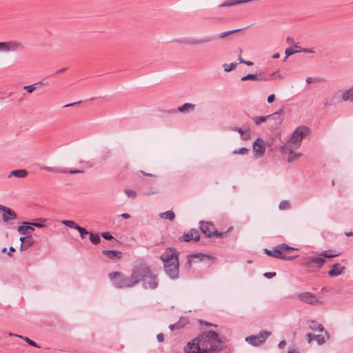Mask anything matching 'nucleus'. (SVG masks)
<instances>
[{
    "label": "nucleus",
    "mask_w": 353,
    "mask_h": 353,
    "mask_svg": "<svg viewBox=\"0 0 353 353\" xmlns=\"http://www.w3.org/2000/svg\"><path fill=\"white\" fill-rule=\"evenodd\" d=\"M225 338H220L214 331L204 332L198 337L188 342L184 347L185 353H219L225 342Z\"/></svg>",
    "instance_id": "nucleus-1"
},
{
    "label": "nucleus",
    "mask_w": 353,
    "mask_h": 353,
    "mask_svg": "<svg viewBox=\"0 0 353 353\" xmlns=\"http://www.w3.org/2000/svg\"><path fill=\"white\" fill-rule=\"evenodd\" d=\"M166 274L171 279H176L179 274V254L176 249L168 248L161 256Z\"/></svg>",
    "instance_id": "nucleus-2"
},
{
    "label": "nucleus",
    "mask_w": 353,
    "mask_h": 353,
    "mask_svg": "<svg viewBox=\"0 0 353 353\" xmlns=\"http://www.w3.org/2000/svg\"><path fill=\"white\" fill-rule=\"evenodd\" d=\"M139 272V270H137V265H135L130 276H127L119 272L110 273L108 276L115 288L119 289L128 288L138 284L139 277H137V276Z\"/></svg>",
    "instance_id": "nucleus-3"
},
{
    "label": "nucleus",
    "mask_w": 353,
    "mask_h": 353,
    "mask_svg": "<svg viewBox=\"0 0 353 353\" xmlns=\"http://www.w3.org/2000/svg\"><path fill=\"white\" fill-rule=\"evenodd\" d=\"M137 270H139L137 277H139L138 283L141 281L143 287L146 290H154L158 287L159 281L157 276L153 274L149 267L145 263L137 264Z\"/></svg>",
    "instance_id": "nucleus-4"
},
{
    "label": "nucleus",
    "mask_w": 353,
    "mask_h": 353,
    "mask_svg": "<svg viewBox=\"0 0 353 353\" xmlns=\"http://www.w3.org/2000/svg\"><path fill=\"white\" fill-rule=\"evenodd\" d=\"M310 129L306 126H299L293 132L290 139L281 147V152L285 153L287 150H295L300 147L303 139L309 133Z\"/></svg>",
    "instance_id": "nucleus-5"
},
{
    "label": "nucleus",
    "mask_w": 353,
    "mask_h": 353,
    "mask_svg": "<svg viewBox=\"0 0 353 353\" xmlns=\"http://www.w3.org/2000/svg\"><path fill=\"white\" fill-rule=\"evenodd\" d=\"M296 250V248L291 247L286 243H281L274 247L272 250L264 249V253L270 256H272L276 259L283 260H292L297 258L299 256H291L290 253Z\"/></svg>",
    "instance_id": "nucleus-6"
},
{
    "label": "nucleus",
    "mask_w": 353,
    "mask_h": 353,
    "mask_svg": "<svg viewBox=\"0 0 353 353\" xmlns=\"http://www.w3.org/2000/svg\"><path fill=\"white\" fill-rule=\"evenodd\" d=\"M241 30H242V28H239V29L222 32L219 35H207V36H205V37H203L201 38H188V39H184L183 41H181V43L187 44V45H190V46H196V45H199V44H202V43H209V42L214 40L217 37L224 38L232 33L241 31Z\"/></svg>",
    "instance_id": "nucleus-7"
},
{
    "label": "nucleus",
    "mask_w": 353,
    "mask_h": 353,
    "mask_svg": "<svg viewBox=\"0 0 353 353\" xmlns=\"http://www.w3.org/2000/svg\"><path fill=\"white\" fill-rule=\"evenodd\" d=\"M325 262V259L319 253L318 255L309 256L304 259L301 265L312 271L313 268H321Z\"/></svg>",
    "instance_id": "nucleus-8"
},
{
    "label": "nucleus",
    "mask_w": 353,
    "mask_h": 353,
    "mask_svg": "<svg viewBox=\"0 0 353 353\" xmlns=\"http://www.w3.org/2000/svg\"><path fill=\"white\" fill-rule=\"evenodd\" d=\"M271 335V332L267 330L261 331L258 335H251L245 338V341L252 346L258 347L265 342Z\"/></svg>",
    "instance_id": "nucleus-9"
},
{
    "label": "nucleus",
    "mask_w": 353,
    "mask_h": 353,
    "mask_svg": "<svg viewBox=\"0 0 353 353\" xmlns=\"http://www.w3.org/2000/svg\"><path fill=\"white\" fill-rule=\"evenodd\" d=\"M24 46L20 41H11L8 42H0V52H8L17 50H23Z\"/></svg>",
    "instance_id": "nucleus-10"
},
{
    "label": "nucleus",
    "mask_w": 353,
    "mask_h": 353,
    "mask_svg": "<svg viewBox=\"0 0 353 353\" xmlns=\"http://www.w3.org/2000/svg\"><path fill=\"white\" fill-rule=\"evenodd\" d=\"M200 240V234L196 229L192 228L188 232H184L182 236L179 237L181 242L196 243Z\"/></svg>",
    "instance_id": "nucleus-11"
},
{
    "label": "nucleus",
    "mask_w": 353,
    "mask_h": 353,
    "mask_svg": "<svg viewBox=\"0 0 353 353\" xmlns=\"http://www.w3.org/2000/svg\"><path fill=\"white\" fill-rule=\"evenodd\" d=\"M283 113V110L280 109L278 111L268 115L269 125L271 128L276 129L278 128L280 124L282 123L283 118L282 114Z\"/></svg>",
    "instance_id": "nucleus-12"
},
{
    "label": "nucleus",
    "mask_w": 353,
    "mask_h": 353,
    "mask_svg": "<svg viewBox=\"0 0 353 353\" xmlns=\"http://www.w3.org/2000/svg\"><path fill=\"white\" fill-rule=\"evenodd\" d=\"M255 158L262 157L265 152V144L263 139L257 138L252 144Z\"/></svg>",
    "instance_id": "nucleus-13"
},
{
    "label": "nucleus",
    "mask_w": 353,
    "mask_h": 353,
    "mask_svg": "<svg viewBox=\"0 0 353 353\" xmlns=\"http://www.w3.org/2000/svg\"><path fill=\"white\" fill-rule=\"evenodd\" d=\"M297 297L302 302L310 304V305H316L319 301L316 299V295L312 292H302L299 293L297 295Z\"/></svg>",
    "instance_id": "nucleus-14"
},
{
    "label": "nucleus",
    "mask_w": 353,
    "mask_h": 353,
    "mask_svg": "<svg viewBox=\"0 0 353 353\" xmlns=\"http://www.w3.org/2000/svg\"><path fill=\"white\" fill-rule=\"evenodd\" d=\"M42 170H44L47 172H52V173H68L70 174H77V173H83V171L81 170H68L67 168H59L56 167H48V166H42L41 168Z\"/></svg>",
    "instance_id": "nucleus-15"
},
{
    "label": "nucleus",
    "mask_w": 353,
    "mask_h": 353,
    "mask_svg": "<svg viewBox=\"0 0 353 353\" xmlns=\"http://www.w3.org/2000/svg\"><path fill=\"white\" fill-rule=\"evenodd\" d=\"M199 225L200 230L207 237L212 236L214 226L212 222L201 221H199Z\"/></svg>",
    "instance_id": "nucleus-16"
},
{
    "label": "nucleus",
    "mask_w": 353,
    "mask_h": 353,
    "mask_svg": "<svg viewBox=\"0 0 353 353\" xmlns=\"http://www.w3.org/2000/svg\"><path fill=\"white\" fill-rule=\"evenodd\" d=\"M0 210L3 212L2 219L4 222H8L10 219H15L17 218V214L14 210L1 204Z\"/></svg>",
    "instance_id": "nucleus-17"
},
{
    "label": "nucleus",
    "mask_w": 353,
    "mask_h": 353,
    "mask_svg": "<svg viewBox=\"0 0 353 353\" xmlns=\"http://www.w3.org/2000/svg\"><path fill=\"white\" fill-rule=\"evenodd\" d=\"M307 323H308L309 328L311 330L315 331V332L319 331L321 332H324L326 336L327 340H328L330 339L329 333L327 332V331H326L325 330L324 327L321 324L319 323L317 321H314V320L308 321Z\"/></svg>",
    "instance_id": "nucleus-18"
},
{
    "label": "nucleus",
    "mask_w": 353,
    "mask_h": 353,
    "mask_svg": "<svg viewBox=\"0 0 353 353\" xmlns=\"http://www.w3.org/2000/svg\"><path fill=\"white\" fill-rule=\"evenodd\" d=\"M232 130L238 132L241 134V139L243 141H248L251 139V132L249 128L243 129L241 128L233 127Z\"/></svg>",
    "instance_id": "nucleus-19"
},
{
    "label": "nucleus",
    "mask_w": 353,
    "mask_h": 353,
    "mask_svg": "<svg viewBox=\"0 0 353 353\" xmlns=\"http://www.w3.org/2000/svg\"><path fill=\"white\" fill-rule=\"evenodd\" d=\"M102 253L106 257L112 260L120 259L123 256L121 252L113 250H104L102 251Z\"/></svg>",
    "instance_id": "nucleus-20"
},
{
    "label": "nucleus",
    "mask_w": 353,
    "mask_h": 353,
    "mask_svg": "<svg viewBox=\"0 0 353 353\" xmlns=\"http://www.w3.org/2000/svg\"><path fill=\"white\" fill-rule=\"evenodd\" d=\"M270 79L265 77V76L262 75L261 74H248L245 76H243L241 77V80L248 81V80H252V81H269Z\"/></svg>",
    "instance_id": "nucleus-21"
},
{
    "label": "nucleus",
    "mask_w": 353,
    "mask_h": 353,
    "mask_svg": "<svg viewBox=\"0 0 353 353\" xmlns=\"http://www.w3.org/2000/svg\"><path fill=\"white\" fill-rule=\"evenodd\" d=\"M344 270V266H341L339 263H334L332 265L331 270L328 272V275L330 276H338L342 274Z\"/></svg>",
    "instance_id": "nucleus-22"
},
{
    "label": "nucleus",
    "mask_w": 353,
    "mask_h": 353,
    "mask_svg": "<svg viewBox=\"0 0 353 353\" xmlns=\"http://www.w3.org/2000/svg\"><path fill=\"white\" fill-rule=\"evenodd\" d=\"M17 231L20 234L23 235H31V234L34 231V228L30 225H24L19 226L17 228Z\"/></svg>",
    "instance_id": "nucleus-23"
},
{
    "label": "nucleus",
    "mask_w": 353,
    "mask_h": 353,
    "mask_svg": "<svg viewBox=\"0 0 353 353\" xmlns=\"http://www.w3.org/2000/svg\"><path fill=\"white\" fill-rule=\"evenodd\" d=\"M196 105L192 103H185L177 108V111L181 113L190 112L194 110Z\"/></svg>",
    "instance_id": "nucleus-24"
},
{
    "label": "nucleus",
    "mask_w": 353,
    "mask_h": 353,
    "mask_svg": "<svg viewBox=\"0 0 353 353\" xmlns=\"http://www.w3.org/2000/svg\"><path fill=\"white\" fill-rule=\"evenodd\" d=\"M341 99L343 101L353 102V86L343 92Z\"/></svg>",
    "instance_id": "nucleus-25"
},
{
    "label": "nucleus",
    "mask_w": 353,
    "mask_h": 353,
    "mask_svg": "<svg viewBox=\"0 0 353 353\" xmlns=\"http://www.w3.org/2000/svg\"><path fill=\"white\" fill-rule=\"evenodd\" d=\"M33 243H34L33 237L32 236V235H28V236H26L25 243H21L20 250L21 251H24V250H27L28 248H30V246H32Z\"/></svg>",
    "instance_id": "nucleus-26"
},
{
    "label": "nucleus",
    "mask_w": 353,
    "mask_h": 353,
    "mask_svg": "<svg viewBox=\"0 0 353 353\" xmlns=\"http://www.w3.org/2000/svg\"><path fill=\"white\" fill-rule=\"evenodd\" d=\"M28 174V172L26 170L21 169V170H15L10 172L9 177L11 176H14L17 178H25Z\"/></svg>",
    "instance_id": "nucleus-27"
},
{
    "label": "nucleus",
    "mask_w": 353,
    "mask_h": 353,
    "mask_svg": "<svg viewBox=\"0 0 353 353\" xmlns=\"http://www.w3.org/2000/svg\"><path fill=\"white\" fill-rule=\"evenodd\" d=\"M319 255L322 256V257L325 259V258L330 259L338 256L340 255V253H334V252L332 250H327L319 252Z\"/></svg>",
    "instance_id": "nucleus-28"
},
{
    "label": "nucleus",
    "mask_w": 353,
    "mask_h": 353,
    "mask_svg": "<svg viewBox=\"0 0 353 353\" xmlns=\"http://www.w3.org/2000/svg\"><path fill=\"white\" fill-rule=\"evenodd\" d=\"M293 150H287V152H289V157H288V159H287V161L288 163H291L295 160H297L299 158H300L301 156H302V154L301 153H294L293 152Z\"/></svg>",
    "instance_id": "nucleus-29"
},
{
    "label": "nucleus",
    "mask_w": 353,
    "mask_h": 353,
    "mask_svg": "<svg viewBox=\"0 0 353 353\" xmlns=\"http://www.w3.org/2000/svg\"><path fill=\"white\" fill-rule=\"evenodd\" d=\"M45 221H46V220L43 219H39L38 221H34V222H26L25 221V222H23V224L30 225L36 227V228H42L45 227V225L43 224V222H45Z\"/></svg>",
    "instance_id": "nucleus-30"
},
{
    "label": "nucleus",
    "mask_w": 353,
    "mask_h": 353,
    "mask_svg": "<svg viewBox=\"0 0 353 353\" xmlns=\"http://www.w3.org/2000/svg\"><path fill=\"white\" fill-rule=\"evenodd\" d=\"M160 217L163 219H168L173 221L175 218V214L172 210H168L165 212L160 213Z\"/></svg>",
    "instance_id": "nucleus-31"
},
{
    "label": "nucleus",
    "mask_w": 353,
    "mask_h": 353,
    "mask_svg": "<svg viewBox=\"0 0 353 353\" xmlns=\"http://www.w3.org/2000/svg\"><path fill=\"white\" fill-rule=\"evenodd\" d=\"M9 335L10 336H14L23 339L30 346L35 347H40L34 341L31 340L28 337H24V336H21V335L14 334H12V333H9Z\"/></svg>",
    "instance_id": "nucleus-32"
},
{
    "label": "nucleus",
    "mask_w": 353,
    "mask_h": 353,
    "mask_svg": "<svg viewBox=\"0 0 353 353\" xmlns=\"http://www.w3.org/2000/svg\"><path fill=\"white\" fill-rule=\"evenodd\" d=\"M61 223L63 225L74 230H77V228L79 226L77 223H76L74 221L72 220H63L62 221Z\"/></svg>",
    "instance_id": "nucleus-33"
},
{
    "label": "nucleus",
    "mask_w": 353,
    "mask_h": 353,
    "mask_svg": "<svg viewBox=\"0 0 353 353\" xmlns=\"http://www.w3.org/2000/svg\"><path fill=\"white\" fill-rule=\"evenodd\" d=\"M252 120L254 121V123L256 125H260L261 123L265 122V121H268V116H265V117H263V116H260V117H254L252 118Z\"/></svg>",
    "instance_id": "nucleus-34"
},
{
    "label": "nucleus",
    "mask_w": 353,
    "mask_h": 353,
    "mask_svg": "<svg viewBox=\"0 0 353 353\" xmlns=\"http://www.w3.org/2000/svg\"><path fill=\"white\" fill-rule=\"evenodd\" d=\"M90 240L94 245H97L101 242V238L99 234H90Z\"/></svg>",
    "instance_id": "nucleus-35"
},
{
    "label": "nucleus",
    "mask_w": 353,
    "mask_h": 353,
    "mask_svg": "<svg viewBox=\"0 0 353 353\" xmlns=\"http://www.w3.org/2000/svg\"><path fill=\"white\" fill-rule=\"evenodd\" d=\"M237 63H231L230 64L224 63L223 65V68L224 69V71L226 72H229L233 70H234L237 66Z\"/></svg>",
    "instance_id": "nucleus-36"
},
{
    "label": "nucleus",
    "mask_w": 353,
    "mask_h": 353,
    "mask_svg": "<svg viewBox=\"0 0 353 353\" xmlns=\"http://www.w3.org/2000/svg\"><path fill=\"white\" fill-rule=\"evenodd\" d=\"M290 208V203L288 200H283L279 205V209L280 210H288Z\"/></svg>",
    "instance_id": "nucleus-37"
},
{
    "label": "nucleus",
    "mask_w": 353,
    "mask_h": 353,
    "mask_svg": "<svg viewBox=\"0 0 353 353\" xmlns=\"http://www.w3.org/2000/svg\"><path fill=\"white\" fill-rule=\"evenodd\" d=\"M77 230L79 232L80 237L82 239H85L88 234H90L86 229L80 225L77 228Z\"/></svg>",
    "instance_id": "nucleus-38"
},
{
    "label": "nucleus",
    "mask_w": 353,
    "mask_h": 353,
    "mask_svg": "<svg viewBox=\"0 0 353 353\" xmlns=\"http://www.w3.org/2000/svg\"><path fill=\"white\" fill-rule=\"evenodd\" d=\"M248 152H249V150L248 148H241L234 150L232 152V154H233L245 155V154H247L248 153Z\"/></svg>",
    "instance_id": "nucleus-39"
},
{
    "label": "nucleus",
    "mask_w": 353,
    "mask_h": 353,
    "mask_svg": "<svg viewBox=\"0 0 353 353\" xmlns=\"http://www.w3.org/2000/svg\"><path fill=\"white\" fill-rule=\"evenodd\" d=\"M191 259L192 258H197L199 259V261H201L205 258H208L209 256L203 253H196V254H192L189 256Z\"/></svg>",
    "instance_id": "nucleus-40"
},
{
    "label": "nucleus",
    "mask_w": 353,
    "mask_h": 353,
    "mask_svg": "<svg viewBox=\"0 0 353 353\" xmlns=\"http://www.w3.org/2000/svg\"><path fill=\"white\" fill-rule=\"evenodd\" d=\"M297 52H299V50H293L292 48H288L285 51V57L284 59V61H286L287 58L294 54H296Z\"/></svg>",
    "instance_id": "nucleus-41"
},
{
    "label": "nucleus",
    "mask_w": 353,
    "mask_h": 353,
    "mask_svg": "<svg viewBox=\"0 0 353 353\" xmlns=\"http://www.w3.org/2000/svg\"><path fill=\"white\" fill-rule=\"evenodd\" d=\"M314 339L316 341L317 343L320 345L324 344L326 341L324 336L321 335V334L315 335Z\"/></svg>",
    "instance_id": "nucleus-42"
},
{
    "label": "nucleus",
    "mask_w": 353,
    "mask_h": 353,
    "mask_svg": "<svg viewBox=\"0 0 353 353\" xmlns=\"http://www.w3.org/2000/svg\"><path fill=\"white\" fill-rule=\"evenodd\" d=\"M124 192L125 193V194L130 197V198H132V199H134L136 198L137 196V193L134 190H130V189H125L124 190Z\"/></svg>",
    "instance_id": "nucleus-43"
},
{
    "label": "nucleus",
    "mask_w": 353,
    "mask_h": 353,
    "mask_svg": "<svg viewBox=\"0 0 353 353\" xmlns=\"http://www.w3.org/2000/svg\"><path fill=\"white\" fill-rule=\"evenodd\" d=\"M36 88H37L35 87V85H34V84L29 85H25L23 87V89L26 90L27 91V92H28V93L33 92L36 90Z\"/></svg>",
    "instance_id": "nucleus-44"
},
{
    "label": "nucleus",
    "mask_w": 353,
    "mask_h": 353,
    "mask_svg": "<svg viewBox=\"0 0 353 353\" xmlns=\"http://www.w3.org/2000/svg\"><path fill=\"white\" fill-rule=\"evenodd\" d=\"M101 236L106 240L114 239V236L111 234L110 232H104L101 233Z\"/></svg>",
    "instance_id": "nucleus-45"
},
{
    "label": "nucleus",
    "mask_w": 353,
    "mask_h": 353,
    "mask_svg": "<svg viewBox=\"0 0 353 353\" xmlns=\"http://www.w3.org/2000/svg\"><path fill=\"white\" fill-rule=\"evenodd\" d=\"M183 326L180 324L179 322H177L174 324H172V325H169V328L171 331H173L174 330H179Z\"/></svg>",
    "instance_id": "nucleus-46"
},
{
    "label": "nucleus",
    "mask_w": 353,
    "mask_h": 353,
    "mask_svg": "<svg viewBox=\"0 0 353 353\" xmlns=\"http://www.w3.org/2000/svg\"><path fill=\"white\" fill-rule=\"evenodd\" d=\"M276 275V273L275 272H269L263 274V276L268 279L274 277Z\"/></svg>",
    "instance_id": "nucleus-47"
},
{
    "label": "nucleus",
    "mask_w": 353,
    "mask_h": 353,
    "mask_svg": "<svg viewBox=\"0 0 353 353\" xmlns=\"http://www.w3.org/2000/svg\"><path fill=\"white\" fill-rule=\"evenodd\" d=\"M192 263V259L188 256V260H187V261H186V263L185 264L184 268H185L186 270H189L190 269V268H191Z\"/></svg>",
    "instance_id": "nucleus-48"
},
{
    "label": "nucleus",
    "mask_w": 353,
    "mask_h": 353,
    "mask_svg": "<svg viewBox=\"0 0 353 353\" xmlns=\"http://www.w3.org/2000/svg\"><path fill=\"white\" fill-rule=\"evenodd\" d=\"M335 98V94H333L330 99V100H327L325 103H324V106L325 107H328V106H330L332 105V102L334 101V99Z\"/></svg>",
    "instance_id": "nucleus-49"
},
{
    "label": "nucleus",
    "mask_w": 353,
    "mask_h": 353,
    "mask_svg": "<svg viewBox=\"0 0 353 353\" xmlns=\"http://www.w3.org/2000/svg\"><path fill=\"white\" fill-rule=\"evenodd\" d=\"M315 338V335L312 333H308L306 334V339L308 342V343H310L312 340H314Z\"/></svg>",
    "instance_id": "nucleus-50"
},
{
    "label": "nucleus",
    "mask_w": 353,
    "mask_h": 353,
    "mask_svg": "<svg viewBox=\"0 0 353 353\" xmlns=\"http://www.w3.org/2000/svg\"><path fill=\"white\" fill-rule=\"evenodd\" d=\"M212 233H213L212 236H216V237H219V238H221V237H223V233L218 232V231L216 230V228H214V229L213 230V232H212Z\"/></svg>",
    "instance_id": "nucleus-51"
},
{
    "label": "nucleus",
    "mask_w": 353,
    "mask_h": 353,
    "mask_svg": "<svg viewBox=\"0 0 353 353\" xmlns=\"http://www.w3.org/2000/svg\"><path fill=\"white\" fill-rule=\"evenodd\" d=\"M299 52H305V53H314V51L312 48H301V50H299Z\"/></svg>",
    "instance_id": "nucleus-52"
},
{
    "label": "nucleus",
    "mask_w": 353,
    "mask_h": 353,
    "mask_svg": "<svg viewBox=\"0 0 353 353\" xmlns=\"http://www.w3.org/2000/svg\"><path fill=\"white\" fill-rule=\"evenodd\" d=\"M275 96L274 94H272L268 97L267 101L269 103H272L274 101Z\"/></svg>",
    "instance_id": "nucleus-53"
},
{
    "label": "nucleus",
    "mask_w": 353,
    "mask_h": 353,
    "mask_svg": "<svg viewBox=\"0 0 353 353\" xmlns=\"http://www.w3.org/2000/svg\"><path fill=\"white\" fill-rule=\"evenodd\" d=\"M157 339L159 342H163L164 340V334L163 333L158 334L157 336Z\"/></svg>",
    "instance_id": "nucleus-54"
},
{
    "label": "nucleus",
    "mask_w": 353,
    "mask_h": 353,
    "mask_svg": "<svg viewBox=\"0 0 353 353\" xmlns=\"http://www.w3.org/2000/svg\"><path fill=\"white\" fill-rule=\"evenodd\" d=\"M199 323L201 324H205V325H208V326H212V327H217L216 325H214V324H212V323H208L207 321H202V320H199Z\"/></svg>",
    "instance_id": "nucleus-55"
},
{
    "label": "nucleus",
    "mask_w": 353,
    "mask_h": 353,
    "mask_svg": "<svg viewBox=\"0 0 353 353\" xmlns=\"http://www.w3.org/2000/svg\"><path fill=\"white\" fill-rule=\"evenodd\" d=\"M276 76H278V77H281L280 74H279V71H276V72H273V73L271 74V77H268V79H269V81H270V80H271V79H272L275 78Z\"/></svg>",
    "instance_id": "nucleus-56"
},
{
    "label": "nucleus",
    "mask_w": 353,
    "mask_h": 353,
    "mask_svg": "<svg viewBox=\"0 0 353 353\" xmlns=\"http://www.w3.org/2000/svg\"><path fill=\"white\" fill-rule=\"evenodd\" d=\"M241 52H242V50H241V49H240V54H239V57H238V61H239V62L240 63H245V60H244V59L241 57Z\"/></svg>",
    "instance_id": "nucleus-57"
},
{
    "label": "nucleus",
    "mask_w": 353,
    "mask_h": 353,
    "mask_svg": "<svg viewBox=\"0 0 353 353\" xmlns=\"http://www.w3.org/2000/svg\"><path fill=\"white\" fill-rule=\"evenodd\" d=\"M81 102V101H77V102L71 103H69V104H66V105H63V108L72 107V106L75 105L76 104L80 103Z\"/></svg>",
    "instance_id": "nucleus-58"
},
{
    "label": "nucleus",
    "mask_w": 353,
    "mask_h": 353,
    "mask_svg": "<svg viewBox=\"0 0 353 353\" xmlns=\"http://www.w3.org/2000/svg\"><path fill=\"white\" fill-rule=\"evenodd\" d=\"M286 345V342L285 341H281L278 345V347L280 349H283Z\"/></svg>",
    "instance_id": "nucleus-59"
},
{
    "label": "nucleus",
    "mask_w": 353,
    "mask_h": 353,
    "mask_svg": "<svg viewBox=\"0 0 353 353\" xmlns=\"http://www.w3.org/2000/svg\"><path fill=\"white\" fill-rule=\"evenodd\" d=\"M288 353H300V352L297 349L290 348L288 351Z\"/></svg>",
    "instance_id": "nucleus-60"
},
{
    "label": "nucleus",
    "mask_w": 353,
    "mask_h": 353,
    "mask_svg": "<svg viewBox=\"0 0 353 353\" xmlns=\"http://www.w3.org/2000/svg\"><path fill=\"white\" fill-rule=\"evenodd\" d=\"M141 174L144 176H150V177H154L155 175L153 174H150V173H147V172H145L144 171H141Z\"/></svg>",
    "instance_id": "nucleus-61"
},
{
    "label": "nucleus",
    "mask_w": 353,
    "mask_h": 353,
    "mask_svg": "<svg viewBox=\"0 0 353 353\" xmlns=\"http://www.w3.org/2000/svg\"><path fill=\"white\" fill-rule=\"evenodd\" d=\"M164 112L168 114H174L177 112V110L170 109V110H165Z\"/></svg>",
    "instance_id": "nucleus-62"
},
{
    "label": "nucleus",
    "mask_w": 353,
    "mask_h": 353,
    "mask_svg": "<svg viewBox=\"0 0 353 353\" xmlns=\"http://www.w3.org/2000/svg\"><path fill=\"white\" fill-rule=\"evenodd\" d=\"M121 217H123V219H128L130 218V215L129 214H127V213H123L121 215Z\"/></svg>",
    "instance_id": "nucleus-63"
},
{
    "label": "nucleus",
    "mask_w": 353,
    "mask_h": 353,
    "mask_svg": "<svg viewBox=\"0 0 353 353\" xmlns=\"http://www.w3.org/2000/svg\"><path fill=\"white\" fill-rule=\"evenodd\" d=\"M286 41L288 43H294V39L292 37H288L287 39H286Z\"/></svg>",
    "instance_id": "nucleus-64"
}]
</instances>
